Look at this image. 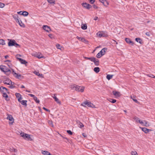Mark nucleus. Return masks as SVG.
<instances>
[{"label": "nucleus", "mask_w": 155, "mask_h": 155, "mask_svg": "<svg viewBox=\"0 0 155 155\" xmlns=\"http://www.w3.org/2000/svg\"><path fill=\"white\" fill-rule=\"evenodd\" d=\"M71 88L72 89L78 92H83L84 91V87L74 84L71 86Z\"/></svg>", "instance_id": "nucleus-1"}, {"label": "nucleus", "mask_w": 155, "mask_h": 155, "mask_svg": "<svg viewBox=\"0 0 155 155\" xmlns=\"http://www.w3.org/2000/svg\"><path fill=\"white\" fill-rule=\"evenodd\" d=\"M0 69L2 72H4V73L8 71H10V70L4 65H0Z\"/></svg>", "instance_id": "nucleus-2"}, {"label": "nucleus", "mask_w": 155, "mask_h": 155, "mask_svg": "<svg viewBox=\"0 0 155 155\" xmlns=\"http://www.w3.org/2000/svg\"><path fill=\"white\" fill-rule=\"evenodd\" d=\"M82 5L85 8L89 9L92 7V6L90 4L86 2L83 3Z\"/></svg>", "instance_id": "nucleus-3"}, {"label": "nucleus", "mask_w": 155, "mask_h": 155, "mask_svg": "<svg viewBox=\"0 0 155 155\" xmlns=\"http://www.w3.org/2000/svg\"><path fill=\"white\" fill-rule=\"evenodd\" d=\"M43 28L44 30L48 32L51 31L50 27L46 25H43Z\"/></svg>", "instance_id": "nucleus-4"}, {"label": "nucleus", "mask_w": 155, "mask_h": 155, "mask_svg": "<svg viewBox=\"0 0 155 155\" xmlns=\"http://www.w3.org/2000/svg\"><path fill=\"white\" fill-rule=\"evenodd\" d=\"M15 41L14 40L10 39L8 43V45L9 46H12L15 45Z\"/></svg>", "instance_id": "nucleus-5"}, {"label": "nucleus", "mask_w": 155, "mask_h": 155, "mask_svg": "<svg viewBox=\"0 0 155 155\" xmlns=\"http://www.w3.org/2000/svg\"><path fill=\"white\" fill-rule=\"evenodd\" d=\"M125 41L127 43L132 45H133L134 44V42L129 38H125Z\"/></svg>", "instance_id": "nucleus-6"}, {"label": "nucleus", "mask_w": 155, "mask_h": 155, "mask_svg": "<svg viewBox=\"0 0 155 155\" xmlns=\"http://www.w3.org/2000/svg\"><path fill=\"white\" fill-rule=\"evenodd\" d=\"M3 83L5 84L10 85V83H12V81L8 78H6L5 80L3 81Z\"/></svg>", "instance_id": "nucleus-7"}, {"label": "nucleus", "mask_w": 155, "mask_h": 155, "mask_svg": "<svg viewBox=\"0 0 155 155\" xmlns=\"http://www.w3.org/2000/svg\"><path fill=\"white\" fill-rule=\"evenodd\" d=\"M7 118V119L9 120L10 121H12V123H9V124H12L14 122V118L12 115H8V116Z\"/></svg>", "instance_id": "nucleus-8"}, {"label": "nucleus", "mask_w": 155, "mask_h": 155, "mask_svg": "<svg viewBox=\"0 0 155 155\" xmlns=\"http://www.w3.org/2000/svg\"><path fill=\"white\" fill-rule=\"evenodd\" d=\"M92 62H94V64L96 66H97L99 65V60L98 59H96L94 57Z\"/></svg>", "instance_id": "nucleus-9"}, {"label": "nucleus", "mask_w": 155, "mask_h": 155, "mask_svg": "<svg viewBox=\"0 0 155 155\" xmlns=\"http://www.w3.org/2000/svg\"><path fill=\"white\" fill-rule=\"evenodd\" d=\"M141 128L142 130L146 134L149 133L150 131H152V130L148 129L146 127H141Z\"/></svg>", "instance_id": "nucleus-10"}, {"label": "nucleus", "mask_w": 155, "mask_h": 155, "mask_svg": "<svg viewBox=\"0 0 155 155\" xmlns=\"http://www.w3.org/2000/svg\"><path fill=\"white\" fill-rule=\"evenodd\" d=\"M134 119L136 120L137 122L139 123L142 124H144V123L142 121L140 120V119L137 117H135Z\"/></svg>", "instance_id": "nucleus-11"}, {"label": "nucleus", "mask_w": 155, "mask_h": 155, "mask_svg": "<svg viewBox=\"0 0 155 155\" xmlns=\"http://www.w3.org/2000/svg\"><path fill=\"white\" fill-rule=\"evenodd\" d=\"M17 59L22 64H25L28 63L25 60L22 59L21 58H17Z\"/></svg>", "instance_id": "nucleus-12"}, {"label": "nucleus", "mask_w": 155, "mask_h": 155, "mask_svg": "<svg viewBox=\"0 0 155 155\" xmlns=\"http://www.w3.org/2000/svg\"><path fill=\"white\" fill-rule=\"evenodd\" d=\"M2 93L3 94V96L5 98V100L8 101L9 100V99H8V95L5 93L3 91H2Z\"/></svg>", "instance_id": "nucleus-13"}, {"label": "nucleus", "mask_w": 155, "mask_h": 155, "mask_svg": "<svg viewBox=\"0 0 155 155\" xmlns=\"http://www.w3.org/2000/svg\"><path fill=\"white\" fill-rule=\"evenodd\" d=\"M55 101L58 103L59 104H61V102L60 101L59 99L56 96L55 94H54V96L53 97Z\"/></svg>", "instance_id": "nucleus-14"}, {"label": "nucleus", "mask_w": 155, "mask_h": 155, "mask_svg": "<svg viewBox=\"0 0 155 155\" xmlns=\"http://www.w3.org/2000/svg\"><path fill=\"white\" fill-rule=\"evenodd\" d=\"M107 48H103L100 52H99L102 54L103 56L104 55L106 52V51L107 50Z\"/></svg>", "instance_id": "nucleus-15"}, {"label": "nucleus", "mask_w": 155, "mask_h": 155, "mask_svg": "<svg viewBox=\"0 0 155 155\" xmlns=\"http://www.w3.org/2000/svg\"><path fill=\"white\" fill-rule=\"evenodd\" d=\"M25 137L24 138L25 139H27L28 140H32L31 138L30 137V135L28 134H25Z\"/></svg>", "instance_id": "nucleus-16"}, {"label": "nucleus", "mask_w": 155, "mask_h": 155, "mask_svg": "<svg viewBox=\"0 0 155 155\" xmlns=\"http://www.w3.org/2000/svg\"><path fill=\"white\" fill-rule=\"evenodd\" d=\"M112 93L113 95L115 96L119 97L120 96V93L119 92L113 91Z\"/></svg>", "instance_id": "nucleus-17"}, {"label": "nucleus", "mask_w": 155, "mask_h": 155, "mask_svg": "<svg viewBox=\"0 0 155 155\" xmlns=\"http://www.w3.org/2000/svg\"><path fill=\"white\" fill-rule=\"evenodd\" d=\"M87 105L88 107H91L94 108L95 107V105L93 104L91 102L89 101L88 102L87 101Z\"/></svg>", "instance_id": "nucleus-18"}, {"label": "nucleus", "mask_w": 155, "mask_h": 155, "mask_svg": "<svg viewBox=\"0 0 155 155\" xmlns=\"http://www.w3.org/2000/svg\"><path fill=\"white\" fill-rule=\"evenodd\" d=\"M15 77L17 79H22L24 78V77L23 76H22L20 74H17L15 75Z\"/></svg>", "instance_id": "nucleus-19"}, {"label": "nucleus", "mask_w": 155, "mask_h": 155, "mask_svg": "<svg viewBox=\"0 0 155 155\" xmlns=\"http://www.w3.org/2000/svg\"><path fill=\"white\" fill-rule=\"evenodd\" d=\"M130 97L133 100V101H134L135 103H137L138 104H140V102L139 101H138L136 99H135V98H136L135 96H133V97L131 96Z\"/></svg>", "instance_id": "nucleus-20"}, {"label": "nucleus", "mask_w": 155, "mask_h": 155, "mask_svg": "<svg viewBox=\"0 0 155 155\" xmlns=\"http://www.w3.org/2000/svg\"><path fill=\"white\" fill-rule=\"evenodd\" d=\"M34 73L35 74H36V75H37L38 76H40L41 78H44L43 75L42 74H41L39 73L38 71H35L34 72Z\"/></svg>", "instance_id": "nucleus-21"}, {"label": "nucleus", "mask_w": 155, "mask_h": 155, "mask_svg": "<svg viewBox=\"0 0 155 155\" xmlns=\"http://www.w3.org/2000/svg\"><path fill=\"white\" fill-rule=\"evenodd\" d=\"M27 100H23L20 101V103L21 104L23 105L25 107H26L27 106Z\"/></svg>", "instance_id": "nucleus-22"}, {"label": "nucleus", "mask_w": 155, "mask_h": 155, "mask_svg": "<svg viewBox=\"0 0 155 155\" xmlns=\"http://www.w3.org/2000/svg\"><path fill=\"white\" fill-rule=\"evenodd\" d=\"M135 41L138 42H139L140 44H142L143 43L142 40L139 38H135Z\"/></svg>", "instance_id": "nucleus-23"}, {"label": "nucleus", "mask_w": 155, "mask_h": 155, "mask_svg": "<svg viewBox=\"0 0 155 155\" xmlns=\"http://www.w3.org/2000/svg\"><path fill=\"white\" fill-rule=\"evenodd\" d=\"M15 84V83L14 82H12V83H10V84L11 85L10 86H9L8 87L11 89L13 88H16V87L14 86V85Z\"/></svg>", "instance_id": "nucleus-24"}, {"label": "nucleus", "mask_w": 155, "mask_h": 155, "mask_svg": "<svg viewBox=\"0 0 155 155\" xmlns=\"http://www.w3.org/2000/svg\"><path fill=\"white\" fill-rule=\"evenodd\" d=\"M81 28L84 30H86L87 28V26L86 24H82L81 25Z\"/></svg>", "instance_id": "nucleus-25"}, {"label": "nucleus", "mask_w": 155, "mask_h": 155, "mask_svg": "<svg viewBox=\"0 0 155 155\" xmlns=\"http://www.w3.org/2000/svg\"><path fill=\"white\" fill-rule=\"evenodd\" d=\"M42 153L44 155H52L49 152L46 151H44L42 152Z\"/></svg>", "instance_id": "nucleus-26"}, {"label": "nucleus", "mask_w": 155, "mask_h": 155, "mask_svg": "<svg viewBox=\"0 0 155 155\" xmlns=\"http://www.w3.org/2000/svg\"><path fill=\"white\" fill-rule=\"evenodd\" d=\"M12 16L16 21H18V20H19V18L17 15H13Z\"/></svg>", "instance_id": "nucleus-27"}, {"label": "nucleus", "mask_w": 155, "mask_h": 155, "mask_svg": "<svg viewBox=\"0 0 155 155\" xmlns=\"http://www.w3.org/2000/svg\"><path fill=\"white\" fill-rule=\"evenodd\" d=\"M94 71L96 73H98L100 71V68L98 67H95L94 69Z\"/></svg>", "instance_id": "nucleus-28"}, {"label": "nucleus", "mask_w": 155, "mask_h": 155, "mask_svg": "<svg viewBox=\"0 0 155 155\" xmlns=\"http://www.w3.org/2000/svg\"><path fill=\"white\" fill-rule=\"evenodd\" d=\"M84 58L87 60H89L91 61H93L94 57H91L90 58L84 57Z\"/></svg>", "instance_id": "nucleus-29"}, {"label": "nucleus", "mask_w": 155, "mask_h": 155, "mask_svg": "<svg viewBox=\"0 0 155 155\" xmlns=\"http://www.w3.org/2000/svg\"><path fill=\"white\" fill-rule=\"evenodd\" d=\"M113 76V75L107 74V75L106 78L108 80H109L112 78V77Z\"/></svg>", "instance_id": "nucleus-30"}, {"label": "nucleus", "mask_w": 155, "mask_h": 155, "mask_svg": "<svg viewBox=\"0 0 155 155\" xmlns=\"http://www.w3.org/2000/svg\"><path fill=\"white\" fill-rule=\"evenodd\" d=\"M76 38L79 40H80L81 39V41H85V42H86V41H87V40H86V39H85L84 38H81V37H79L78 36H77V37H76Z\"/></svg>", "instance_id": "nucleus-31"}, {"label": "nucleus", "mask_w": 155, "mask_h": 155, "mask_svg": "<svg viewBox=\"0 0 155 155\" xmlns=\"http://www.w3.org/2000/svg\"><path fill=\"white\" fill-rule=\"evenodd\" d=\"M28 13L25 11H23V12H22V15L24 16H28Z\"/></svg>", "instance_id": "nucleus-32"}, {"label": "nucleus", "mask_w": 155, "mask_h": 155, "mask_svg": "<svg viewBox=\"0 0 155 155\" xmlns=\"http://www.w3.org/2000/svg\"><path fill=\"white\" fill-rule=\"evenodd\" d=\"M108 101L110 102H111L112 103H115L117 101L116 100L114 99H112L111 98H109L108 99Z\"/></svg>", "instance_id": "nucleus-33"}, {"label": "nucleus", "mask_w": 155, "mask_h": 155, "mask_svg": "<svg viewBox=\"0 0 155 155\" xmlns=\"http://www.w3.org/2000/svg\"><path fill=\"white\" fill-rule=\"evenodd\" d=\"M10 151L11 152L14 151L15 152H16L17 151V150L15 148L12 147V148H10Z\"/></svg>", "instance_id": "nucleus-34"}, {"label": "nucleus", "mask_w": 155, "mask_h": 155, "mask_svg": "<svg viewBox=\"0 0 155 155\" xmlns=\"http://www.w3.org/2000/svg\"><path fill=\"white\" fill-rule=\"evenodd\" d=\"M47 1L50 4H55V0H47Z\"/></svg>", "instance_id": "nucleus-35"}, {"label": "nucleus", "mask_w": 155, "mask_h": 155, "mask_svg": "<svg viewBox=\"0 0 155 155\" xmlns=\"http://www.w3.org/2000/svg\"><path fill=\"white\" fill-rule=\"evenodd\" d=\"M5 41L3 39L0 40V45H5Z\"/></svg>", "instance_id": "nucleus-36"}, {"label": "nucleus", "mask_w": 155, "mask_h": 155, "mask_svg": "<svg viewBox=\"0 0 155 155\" xmlns=\"http://www.w3.org/2000/svg\"><path fill=\"white\" fill-rule=\"evenodd\" d=\"M87 101H84L81 104V105L82 106H84V107H85V105H87Z\"/></svg>", "instance_id": "nucleus-37"}, {"label": "nucleus", "mask_w": 155, "mask_h": 155, "mask_svg": "<svg viewBox=\"0 0 155 155\" xmlns=\"http://www.w3.org/2000/svg\"><path fill=\"white\" fill-rule=\"evenodd\" d=\"M33 99L37 103H39L40 102L39 100L38 99L37 97L36 96Z\"/></svg>", "instance_id": "nucleus-38"}, {"label": "nucleus", "mask_w": 155, "mask_h": 155, "mask_svg": "<svg viewBox=\"0 0 155 155\" xmlns=\"http://www.w3.org/2000/svg\"><path fill=\"white\" fill-rule=\"evenodd\" d=\"M102 55V54L99 52L97 54L96 57L97 58H100Z\"/></svg>", "instance_id": "nucleus-39"}, {"label": "nucleus", "mask_w": 155, "mask_h": 155, "mask_svg": "<svg viewBox=\"0 0 155 155\" xmlns=\"http://www.w3.org/2000/svg\"><path fill=\"white\" fill-rule=\"evenodd\" d=\"M15 95L17 98H18L20 97L21 96V95L20 94L18 93H16Z\"/></svg>", "instance_id": "nucleus-40"}, {"label": "nucleus", "mask_w": 155, "mask_h": 155, "mask_svg": "<svg viewBox=\"0 0 155 155\" xmlns=\"http://www.w3.org/2000/svg\"><path fill=\"white\" fill-rule=\"evenodd\" d=\"M19 25L21 27H25V25L24 24V23H22V22L21 21V20H20V23H19Z\"/></svg>", "instance_id": "nucleus-41"}, {"label": "nucleus", "mask_w": 155, "mask_h": 155, "mask_svg": "<svg viewBox=\"0 0 155 155\" xmlns=\"http://www.w3.org/2000/svg\"><path fill=\"white\" fill-rule=\"evenodd\" d=\"M0 89L1 91H2V90L3 89H5L6 91L8 90V89L7 88L2 86L0 87Z\"/></svg>", "instance_id": "nucleus-42"}, {"label": "nucleus", "mask_w": 155, "mask_h": 155, "mask_svg": "<svg viewBox=\"0 0 155 155\" xmlns=\"http://www.w3.org/2000/svg\"><path fill=\"white\" fill-rule=\"evenodd\" d=\"M132 155H138L136 151H132L131 152Z\"/></svg>", "instance_id": "nucleus-43"}, {"label": "nucleus", "mask_w": 155, "mask_h": 155, "mask_svg": "<svg viewBox=\"0 0 155 155\" xmlns=\"http://www.w3.org/2000/svg\"><path fill=\"white\" fill-rule=\"evenodd\" d=\"M11 70L12 71V73L13 75L15 77V75H16L17 74L15 73L14 71V70L13 69H11Z\"/></svg>", "instance_id": "nucleus-44"}, {"label": "nucleus", "mask_w": 155, "mask_h": 155, "mask_svg": "<svg viewBox=\"0 0 155 155\" xmlns=\"http://www.w3.org/2000/svg\"><path fill=\"white\" fill-rule=\"evenodd\" d=\"M78 125V127L80 128H82L84 126V125L81 122L80 123V124H79Z\"/></svg>", "instance_id": "nucleus-45"}, {"label": "nucleus", "mask_w": 155, "mask_h": 155, "mask_svg": "<svg viewBox=\"0 0 155 155\" xmlns=\"http://www.w3.org/2000/svg\"><path fill=\"white\" fill-rule=\"evenodd\" d=\"M67 132L70 135H72L73 134V132L70 130H67Z\"/></svg>", "instance_id": "nucleus-46"}, {"label": "nucleus", "mask_w": 155, "mask_h": 155, "mask_svg": "<svg viewBox=\"0 0 155 155\" xmlns=\"http://www.w3.org/2000/svg\"><path fill=\"white\" fill-rule=\"evenodd\" d=\"M147 75L149 77H151L152 78H155L154 76L152 74H147Z\"/></svg>", "instance_id": "nucleus-47"}, {"label": "nucleus", "mask_w": 155, "mask_h": 155, "mask_svg": "<svg viewBox=\"0 0 155 155\" xmlns=\"http://www.w3.org/2000/svg\"><path fill=\"white\" fill-rule=\"evenodd\" d=\"M25 133L24 132H21L20 134L21 137H23L24 138L25 137Z\"/></svg>", "instance_id": "nucleus-48"}, {"label": "nucleus", "mask_w": 155, "mask_h": 155, "mask_svg": "<svg viewBox=\"0 0 155 155\" xmlns=\"http://www.w3.org/2000/svg\"><path fill=\"white\" fill-rule=\"evenodd\" d=\"M56 47L58 49H61V45L59 44H57L56 45Z\"/></svg>", "instance_id": "nucleus-49"}, {"label": "nucleus", "mask_w": 155, "mask_h": 155, "mask_svg": "<svg viewBox=\"0 0 155 155\" xmlns=\"http://www.w3.org/2000/svg\"><path fill=\"white\" fill-rule=\"evenodd\" d=\"M14 46H15V47L18 48V47H20V46L19 45L17 44L16 42H15V45Z\"/></svg>", "instance_id": "nucleus-50"}, {"label": "nucleus", "mask_w": 155, "mask_h": 155, "mask_svg": "<svg viewBox=\"0 0 155 155\" xmlns=\"http://www.w3.org/2000/svg\"><path fill=\"white\" fill-rule=\"evenodd\" d=\"M5 5L2 3L0 2V8H2L4 7Z\"/></svg>", "instance_id": "nucleus-51"}, {"label": "nucleus", "mask_w": 155, "mask_h": 155, "mask_svg": "<svg viewBox=\"0 0 155 155\" xmlns=\"http://www.w3.org/2000/svg\"><path fill=\"white\" fill-rule=\"evenodd\" d=\"M11 71L10 70V71H8L7 72H5L4 73L7 75L8 76L11 73Z\"/></svg>", "instance_id": "nucleus-52"}, {"label": "nucleus", "mask_w": 155, "mask_h": 155, "mask_svg": "<svg viewBox=\"0 0 155 155\" xmlns=\"http://www.w3.org/2000/svg\"><path fill=\"white\" fill-rule=\"evenodd\" d=\"M103 4L104 6H107L109 4V3L107 1V3H106V2H104L103 3Z\"/></svg>", "instance_id": "nucleus-53"}, {"label": "nucleus", "mask_w": 155, "mask_h": 155, "mask_svg": "<svg viewBox=\"0 0 155 155\" xmlns=\"http://www.w3.org/2000/svg\"><path fill=\"white\" fill-rule=\"evenodd\" d=\"M144 124L143 125V126H144L145 127H147V126H149V125H148V126H147V122L146 121L144 120Z\"/></svg>", "instance_id": "nucleus-54"}, {"label": "nucleus", "mask_w": 155, "mask_h": 155, "mask_svg": "<svg viewBox=\"0 0 155 155\" xmlns=\"http://www.w3.org/2000/svg\"><path fill=\"white\" fill-rule=\"evenodd\" d=\"M48 36L51 39L54 38V36L53 34H49L48 35Z\"/></svg>", "instance_id": "nucleus-55"}, {"label": "nucleus", "mask_w": 155, "mask_h": 155, "mask_svg": "<svg viewBox=\"0 0 155 155\" xmlns=\"http://www.w3.org/2000/svg\"><path fill=\"white\" fill-rule=\"evenodd\" d=\"M90 3L91 4H93L95 2V0H88Z\"/></svg>", "instance_id": "nucleus-56"}, {"label": "nucleus", "mask_w": 155, "mask_h": 155, "mask_svg": "<svg viewBox=\"0 0 155 155\" xmlns=\"http://www.w3.org/2000/svg\"><path fill=\"white\" fill-rule=\"evenodd\" d=\"M43 109L45 110L46 111H47V112H50V110L48 109H47V108H45V107H43Z\"/></svg>", "instance_id": "nucleus-57"}, {"label": "nucleus", "mask_w": 155, "mask_h": 155, "mask_svg": "<svg viewBox=\"0 0 155 155\" xmlns=\"http://www.w3.org/2000/svg\"><path fill=\"white\" fill-rule=\"evenodd\" d=\"M36 57L38 58H41L43 57V56H41L40 55L37 54L36 56Z\"/></svg>", "instance_id": "nucleus-58"}, {"label": "nucleus", "mask_w": 155, "mask_h": 155, "mask_svg": "<svg viewBox=\"0 0 155 155\" xmlns=\"http://www.w3.org/2000/svg\"><path fill=\"white\" fill-rule=\"evenodd\" d=\"M150 32H147L146 33V35L147 36L149 37L150 36Z\"/></svg>", "instance_id": "nucleus-59"}, {"label": "nucleus", "mask_w": 155, "mask_h": 155, "mask_svg": "<svg viewBox=\"0 0 155 155\" xmlns=\"http://www.w3.org/2000/svg\"><path fill=\"white\" fill-rule=\"evenodd\" d=\"M99 1L100 2L102 3L104 2H106V3H107V1L106 0H99Z\"/></svg>", "instance_id": "nucleus-60"}, {"label": "nucleus", "mask_w": 155, "mask_h": 155, "mask_svg": "<svg viewBox=\"0 0 155 155\" xmlns=\"http://www.w3.org/2000/svg\"><path fill=\"white\" fill-rule=\"evenodd\" d=\"M18 101L19 102H20V101H21V100L22 99V98L21 97V96L20 97L18 98Z\"/></svg>", "instance_id": "nucleus-61"}, {"label": "nucleus", "mask_w": 155, "mask_h": 155, "mask_svg": "<svg viewBox=\"0 0 155 155\" xmlns=\"http://www.w3.org/2000/svg\"><path fill=\"white\" fill-rule=\"evenodd\" d=\"M97 35L98 36V37H101L103 35L102 34L100 33V34H99L98 33H97Z\"/></svg>", "instance_id": "nucleus-62"}, {"label": "nucleus", "mask_w": 155, "mask_h": 155, "mask_svg": "<svg viewBox=\"0 0 155 155\" xmlns=\"http://www.w3.org/2000/svg\"><path fill=\"white\" fill-rule=\"evenodd\" d=\"M28 95L30 96L31 97H33V98L35 97L34 95L31 94H29Z\"/></svg>", "instance_id": "nucleus-63"}, {"label": "nucleus", "mask_w": 155, "mask_h": 155, "mask_svg": "<svg viewBox=\"0 0 155 155\" xmlns=\"http://www.w3.org/2000/svg\"><path fill=\"white\" fill-rule=\"evenodd\" d=\"M93 6L94 8L97 9L98 8V7L96 6L95 5H93Z\"/></svg>", "instance_id": "nucleus-64"}]
</instances>
